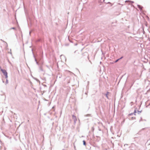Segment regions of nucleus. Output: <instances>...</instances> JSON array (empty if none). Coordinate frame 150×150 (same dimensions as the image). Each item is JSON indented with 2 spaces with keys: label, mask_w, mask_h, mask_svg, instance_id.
Instances as JSON below:
<instances>
[{
  "label": "nucleus",
  "mask_w": 150,
  "mask_h": 150,
  "mask_svg": "<svg viewBox=\"0 0 150 150\" xmlns=\"http://www.w3.org/2000/svg\"><path fill=\"white\" fill-rule=\"evenodd\" d=\"M127 2H130V1H125V3H127Z\"/></svg>",
  "instance_id": "5"
},
{
  "label": "nucleus",
  "mask_w": 150,
  "mask_h": 150,
  "mask_svg": "<svg viewBox=\"0 0 150 150\" xmlns=\"http://www.w3.org/2000/svg\"><path fill=\"white\" fill-rule=\"evenodd\" d=\"M13 28V29H14V28Z\"/></svg>",
  "instance_id": "7"
},
{
  "label": "nucleus",
  "mask_w": 150,
  "mask_h": 150,
  "mask_svg": "<svg viewBox=\"0 0 150 150\" xmlns=\"http://www.w3.org/2000/svg\"><path fill=\"white\" fill-rule=\"evenodd\" d=\"M136 113V110H135L134 112V115H135V113Z\"/></svg>",
  "instance_id": "4"
},
{
  "label": "nucleus",
  "mask_w": 150,
  "mask_h": 150,
  "mask_svg": "<svg viewBox=\"0 0 150 150\" xmlns=\"http://www.w3.org/2000/svg\"><path fill=\"white\" fill-rule=\"evenodd\" d=\"M1 70L2 71L4 74L5 76V77L6 79L8 78L7 73L6 70L2 69L1 67H0Z\"/></svg>",
  "instance_id": "1"
},
{
  "label": "nucleus",
  "mask_w": 150,
  "mask_h": 150,
  "mask_svg": "<svg viewBox=\"0 0 150 150\" xmlns=\"http://www.w3.org/2000/svg\"><path fill=\"white\" fill-rule=\"evenodd\" d=\"M119 60V59H117V60L115 61V62H117L118 61V60Z\"/></svg>",
  "instance_id": "6"
},
{
  "label": "nucleus",
  "mask_w": 150,
  "mask_h": 150,
  "mask_svg": "<svg viewBox=\"0 0 150 150\" xmlns=\"http://www.w3.org/2000/svg\"><path fill=\"white\" fill-rule=\"evenodd\" d=\"M132 115V114H129V119L130 120H133L134 119H135V117H131V115Z\"/></svg>",
  "instance_id": "2"
},
{
  "label": "nucleus",
  "mask_w": 150,
  "mask_h": 150,
  "mask_svg": "<svg viewBox=\"0 0 150 150\" xmlns=\"http://www.w3.org/2000/svg\"><path fill=\"white\" fill-rule=\"evenodd\" d=\"M83 144L84 145H86V142H85V141L84 140H83Z\"/></svg>",
  "instance_id": "3"
}]
</instances>
